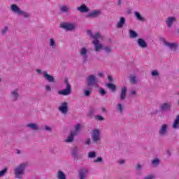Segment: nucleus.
<instances>
[{
    "mask_svg": "<svg viewBox=\"0 0 179 179\" xmlns=\"http://www.w3.org/2000/svg\"><path fill=\"white\" fill-rule=\"evenodd\" d=\"M98 76H100L101 78L103 77V73H99L98 74Z\"/></svg>",
    "mask_w": 179,
    "mask_h": 179,
    "instance_id": "obj_54",
    "label": "nucleus"
},
{
    "mask_svg": "<svg viewBox=\"0 0 179 179\" xmlns=\"http://www.w3.org/2000/svg\"><path fill=\"white\" fill-rule=\"evenodd\" d=\"M11 96L13 100H17V99H19V92L17 91V90H14L11 92Z\"/></svg>",
    "mask_w": 179,
    "mask_h": 179,
    "instance_id": "obj_27",
    "label": "nucleus"
},
{
    "mask_svg": "<svg viewBox=\"0 0 179 179\" xmlns=\"http://www.w3.org/2000/svg\"><path fill=\"white\" fill-rule=\"evenodd\" d=\"M64 83L66 85V89L59 91L58 94H61L62 96H68L71 94V85L68 82V80H65Z\"/></svg>",
    "mask_w": 179,
    "mask_h": 179,
    "instance_id": "obj_5",
    "label": "nucleus"
},
{
    "mask_svg": "<svg viewBox=\"0 0 179 179\" xmlns=\"http://www.w3.org/2000/svg\"><path fill=\"white\" fill-rule=\"evenodd\" d=\"M97 78L94 75H90L87 78V83L89 86H96L97 85Z\"/></svg>",
    "mask_w": 179,
    "mask_h": 179,
    "instance_id": "obj_7",
    "label": "nucleus"
},
{
    "mask_svg": "<svg viewBox=\"0 0 179 179\" xmlns=\"http://www.w3.org/2000/svg\"><path fill=\"white\" fill-rule=\"evenodd\" d=\"M125 163V160L124 159H120L118 161L119 164H124Z\"/></svg>",
    "mask_w": 179,
    "mask_h": 179,
    "instance_id": "obj_48",
    "label": "nucleus"
},
{
    "mask_svg": "<svg viewBox=\"0 0 179 179\" xmlns=\"http://www.w3.org/2000/svg\"><path fill=\"white\" fill-rule=\"evenodd\" d=\"M81 128H82V124H78L75 126V130L71 132H73V134H76V135H78V134H79Z\"/></svg>",
    "mask_w": 179,
    "mask_h": 179,
    "instance_id": "obj_29",
    "label": "nucleus"
},
{
    "mask_svg": "<svg viewBox=\"0 0 179 179\" xmlns=\"http://www.w3.org/2000/svg\"><path fill=\"white\" fill-rule=\"evenodd\" d=\"M108 82H113V77L111 76H108Z\"/></svg>",
    "mask_w": 179,
    "mask_h": 179,
    "instance_id": "obj_50",
    "label": "nucleus"
},
{
    "mask_svg": "<svg viewBox=\"0 0 179 179\" xmlns=\"http://www.w3.org/2000/svg\"><path fill=\"white\" fill-rule=\"evenodd\" d=\"M129 34L130 38H136V37H138V34L132 29L129 30Z\"/></svg>",
    "mask_w": 179,
    "mask_h": 179,
    "instance_id": "obj_30",
    "label": "nucleus"
},
{
    "mask_svg": "<svg viewBox=\"0 0 179 179\" xmlns=\"http://www.w3.org/2000/svg\"><path fill=\"white\" fill-rule=\"evenodd\" d=\"M168 127L169 126L167 124H163L161 127V128L159 129V135H161L162 136H164V135H166V134H167Z\"/></svg>",
    "mask_w": 179,
    "mask_h": 179,
    "instance_id": "obj_15",
    "label": "nucleus"
},
{
    "mask_svg": "<svg viewBox=\"0 0 179 179\" xmlns=\"http://www.w3.org/2000/svg\"><path fill=\"white\" fill-rule=\"evenodd\" d=\"M8 29L9 28L8 27H4V28L1 31L2 34H6V32L8 31Z\"/></svg>",
    "mask_w": 179,
    "mask_h": 179,
    "instance_id": "obj_45",
    "label": "nucleus"
},
{
    "mask_svg": "<svg viewBox=\"0 0 179 179\" xmlns=\"http://www.w3.org/2000/svg\"><path fill=\"white\" fill-rule=\"evenodd\" d=\"M152 163L154 166H159L160 161L159 160V159L156 158L154 160H152Z\"/></svg>",
    "mask_w": 179,
    "mask_h": 179,
    "instance_id": "obj_39",
    "label": "nucleus"
},
{
    "mask_svg": "<svg viewBox=\"0 0 179 179\" xmlns=\"http://www.w3.org/2000/svg\"><path fill=\"white\" fill-rule=\"evenodd\" d=\"M45 129H46V131H51V127L46 126Z\"/></svg>",
    "mask_w": 179,
    "mask_h": 179,
    "instance_id": "obj_52",
    "label": "nucleus"
},
{
    "mask_svg": "<svg viewBox=\"0 0 179 179\" xmlns=\"http://www.w3.org/2000/svg\"><path fill=\"white\" fill-rule=\"evenodd\" d=\"M79 54L80 57L83 58V62H86L87 61V48L86 47H83L80 49L79 50Z\"/></svg>",
    "mask_w": 179,
    "mask_h": 179,
    "instance_id": "obj_8",
    "label": "nucleus"
},
{
    "mask_svg": "<svg viewBox=\"0 0 179 179\" xmlns=\"http://www.w3.org/2000/svg\"><path fill=\"white\" fill-rule=\"evenodd\" d=\"M8 171V169L5 168L4 169L0 171V178L3 177Z\"/></svg>",
    "mask_w": 179,
    "mask_h": 179,
    "instance_id": "obj_37",
    "label": "nucleus"
},
{
    "mask_svg": "<svg viewBox=\"0 0 179 179\" xmlns=\"http://www.w3.org/2000/svg\"><path fill=\"white\" fill-rule=\"evenodd\" d=\"M95 119L97 120V121H104V117H103V116H100V115H96L95 117Z\"/></svg>",
    "mask_w": 179,
    "mask_h": 179,
    "instance_id": "obj_42",
    "label": "nucleus"
},
{
    "mask_svg": "<svg viewBox=\"0 0 179 179\" xmlns=\"http://www.w3.org/2000/svg\"><path fill=\"white\" fill-rule=\"evenodd\" d=\"M94 163H101L103 162V159L101 157H98L96 159H94Z\"/></svg>",
    "mask_w": 179,
    "mask_h": 179,
    "instance_id": "obj_43",
    "label": "nucleus"
},
{
    "mask_svg": "<svg viewBox=\"0 0 179 179\" xmlns=\"http://www.w3.org/2000/svg\"><path fill=\"white\" fill-rule=\"evenodd\" d=\"M102 111H106V108H102Z\"/></svg>",
    "mask_w": 179,
    "mask_h": 179,
    "instance_id": "obj_58",
    "label": "nucleus"
},
{
    "mask_svg": "<svg viewBox=\"0 0 179 179\" xmlns=\"http://www.w3.org/2000/svg\"><path fill=\"white\" fill-rule=\"evenodd\" d=\"M0 82H1V78H0Z\"/></svg>",
    "mask_w": 179,
    "mask_h": 179,
    "instance_id": "obj_61",
    "label": "nucleus"
},
{
    "mask_svg": "<svg viewBox=\"0 0 179 179\" xmlns=\"http://www.w3.org/2000/svg\"><path fill=\"white\" fill-rule=\"evenodd\" d=\"M143 179H155V176H153V175H148Z\"/></svg>",
    "mask_w": 179,
    "mask_h": 179,
    "instance_id": "obj_46",
    "label": "nucleus"
},
{
    "mask_svg": "<svg viewBox=\"0 0 179 179\" xmlns=\"http://www.w3.org/2000/svg\"><path fill=\"white\" fill-rule=\"evenodd\" d=\"M178 105H179V101H178Z\"/></svg>",
    "mask_w": 179,
    "mask_h": 179,
    "instance_id": "obj_60",
    "label": "nucleus"
},
{
    "mask_svg": "<svg viewBox=\"0 0 179 179\" xmlns=\"http://www.w3.org/2000/svg\"><path fill=\"white\" fill-rule=\"evenodd\" d=\"M170 108H171V102L164 103L159 106V110H161V111H167V110H170Z\"/></svg>",
    "mask_w": 179,
    "mask_h": 179,
    "instance_id": "obj_12",
    "label": "nucleus"
},
{
    "mask_svg": "<svg viewBox=\"0 0 179 179\" xmlns=\"http://www.w3.org/2000/svg\"><path fill=\"white\" fill-rule=\"evenodd\" d=\"M73 136H76V133L71 132L70 135L68 136L67 139L65 140V142H73Z\"/></svg>",
    "mask_w": 179,
    "mask_h": 179,
    "instance_id": "obj_28",
    "label": "nucleus"
},
{
    "mask_svg": "<svg viewBox=\"0 0 179 179\" xmlns=\"http://www.w3.org/2000/svg\"><path fill=\"white\" fill-rule=\"evenodd\" d=\"M103 50H104L105 52H107V54H110V52H111V51H113V50L110 48V46L104 47Z\"/></svg>",
    "mask_w": 179,
    "mask_h": 179,
    "instance_id": "obj_38",
    "label": "nucleus"
},
{
    "mask_svg": "<svg viewBox=\"0 0 179 179\" xmlns=\"http://www.w3.org/2000/svg\"><path fill=\"white\" fill-rule=\"evenodd\" d=\"M87 34L94 39L92 44L94 45V50L96 52H100L103 50V44L100 43V40H103V36L99 33H96L95 34H92V31H87Z\"/></svg>",
    "mask_w": 179,
    "mask_h": 179,
    "instance_id": "obj_1",
    "label": "nucleus"
},
{
    "mask_svg": "<svg viewBox=\"0 0 179 179\" xmlns=\"http://www.w3.org/2000/svg\"><path fill=\"white\" fill-rule=\"evenodd\" d=\"M45 92H51L52 90V87L50 85H46L45 87Z\"/></svg>",
    "mask_w": 179,
    "mask_h": 179,
    "instance_id": "obj_41",
    "label": "nucleus"
},
{
    "mask_svg": "<svg viewBox=\"0 0 179 179\" xmlns=\"http://www.w3.org/2000/svg\"><path fill=\"white\" fill-rule=\"evenodd\" d=\"M117 3H118V5H121V3H122L121 0H117Z\"/></svg>",
    "mask_w": 179,
    "mask_h": 179,
    "instance_id": "obj_55",
    "label": "nucleus"
},
{
    "mask_svg": "<svg viewBox=\"0 0 179 179\" xmlns=\"http://www.w3.org/2000/svg\"><path fill=\"white\" fill-rule=\"evenodd\" d=\"M130 80L132 83L135 84L138 81L136 80V77H135V76H130Z\"/></svg>",
    "mask_w": 179,
    "mask_h": 179,
    "instance_id": "obj_40",
    "label": "nucleus"
},
{
    "mask_svg": "<svg viewBox=\"0 0 179 179\" xmlns=\"http://www.w3.org/2000/svg\"><path fill=\"white\" fill-rule=\"evenodd\" d=\"M134 16L137 20H139L140 22H145V17H143V16H142L139 12L135 11Z\"/></svg>",
    "mask_w": 179,
    "mask_h": 179,
    "instance_id": "obj_20",
    "label": "nucleus"
},
{
    "mask_svg": "<svg viewBox=\"0 0 179 179\" xmlns=\"http://www.w3.org/2000/svg\"><path fill=\"white\" fill-rule=\"evenodd\" d=\"M16 1V2H18V1H20V0H15Z\"/></svg>",
    "mask_w": 179,
    "mask_h": 179,
    "instance_id": "obj_59",
    "label": "nucleus"
},
{
    "mask_svg": "<svg viewBox=\"0 0 179 179\" xmlns=\"http://www.w3.org/2000/svg\"><path fill=\"white\" fill-rule=\"evenodd\" d=\"M92 141L90 140V138H87V140H85V145H90Z\"/></svg>",
    "mask_w": 179,
    "mask_h": 179,
    "instance_id": "obj_47",
    "label": "nucleus"
},
{
    "mask_svg": "<svg viewBox=\"0 0 179 179\" xmlns=\"http://www.w3.org/2000/svg\"><path fill=\"white\" fill-rule=\"evenodd\" d=\"M88 173H89V170L86 168L80 169L78 172L79 178L85 179L87 177Z\"/></svg>",
    "mask_w": 179,
    "mask_h": 179,
    "instance_id": "obj_11",
    "label": "nucleus"
},
{
    "mask_svg": "<svg viewBox=\"0 0 179 179\" xmlns=\"http://www.w3.org/2000/svg\"><path fill=\"white\" fill-rule=\"evenodd\" d=\"M125 97H127V87H123L121 90L120 99V100H124Z\"/></svg>",
    "mask_w": 179,
    "mask_h": 179,
    "instance_id": "obj_21",
    "label": "nucleus"
},
{
    "mask_svg": "<svg viewBox=\"0 0 179 179\" xmlns=\"http://www.w3.org/2000/svg\"><path fill=\"white\" fill-rule=\"evenodd\" d=\"M80 152V150H79V148L76 147L73 148L71 154L74 157H78V155H79Z\"/></svg>",
    "mask_w": 179,
    "mask_h": 179,
    "instance_id": "obj_31",
    "label": "nucleus"
},
{
    "mask_svg": "<svg viewBox=\"0 0 179 179\" xmlns=\"http://www.w3.org/2000/svg\"><path fill=\"white\" fill-rule=\"evenodd\" d=\"M43 76L44 79H45V80L50 83H54V82H55V78H54V76L47 73V71H43Z\"/></svg>",
    "mask_w": 179,
    "mask_h": 179,
    "instance_id": "obj_10",
    "label": "nucleus"
},
{
    "mask_svg": "<svg viewBox=\"0 0 179 179\" xmlns=\"http://www.w3.org/2000/svg\"><path fill=\"white\" fill-rule=\"evenodd\" d=\"M124 24H125V18L124 17H121L116 26L118 29H121L123 27Z\"/></svg>",
    "mask_w": 179,
    "mask_h": 179,
    "instance_id": "obj_23",
    "label": "nucleus"
},
{
    "mask_svg": "<svg viewBox=\"0 0 179 179\" xmlns=\"http://www.w3.org/2000/svg\"><path fill=\"white\" fill-rule=\"evenodd\" d=\"M36 72H37L38 73H42V75H43V71H42L41 69H36Z\"/></svg>",
    "mask_w": 179,
    "mask_h": 179,
    "instance_id": "obj_51",
    "label": "nucleus"
},
{
    "mask_svg": "<svg viewBox=\"0 0 179 179\" xmlns=\"http://www.w3.org/2000/svg\"><path fill=\"white\" fill-rule=\"evenodd\" d=\"M27 167V162H24L18 165L14 169V174L15 176V178L22 179V177L23 176V174H24V171L26 170Z\"/></svg>",
    "mask_w": 179,
    "mask_h": 179,
    "instance_id": "obj_2",
    "label": "nucleus"
},
{
    "mask_svg": "<svg viewBox=\"0 0 179 179\" xmlns=\"http://www.w3.org/2000/svg\"><path fill=\"white\" fill-rule=\"evenodd\" d=\"M176 19V17H169L166 20V24L168 27H171L173 26V24L175 23Z\"/></svg>",
    "mask_w": 179,
    "mask_h": 179,
    "instance_id": "obj_16",
    "label": "nucleus"
},
{
    "mask_svg": "<svg viewBox=\"0 0 179 179\" xmlns=\"http://www.w3.org/2000/svg\"><path fill=\"white\" fill-rule=\"evenodd\" d=\"M91 138L94 143H99L101 141V131L99 129H94L92 131Z\"/></svg>",
    "mask_w": 179,
    "mask_h": 179,
    "instance_id": "obj_4",
    "label": "nucleus"
},
{
    "mask_svg": "<svg viewBox=\"0 0 179 179\" xmlns=\"http://www.w3.org/2000/svg\"><path fill=\"white\" fill-rule=\"evenodd\" d=\"M131 94H132V95L136 94V91H135V90L131 91Z\"/></svg>",
    "mask_w": 179,
    "mask_h": 179,
    "instance_id": "obj_53",
    "label": "nucleus"
},
{
    "mask_svg": "<svg viewBox=\"0 0 179 179\" xmlns=\"http://www.w3.org/2000/svg\"><path fill=\"white\" fill-rule=\"evenodd\" d=\"M57 179H66V175L62 171H58L57 173Z\"/></svg>",
    "mask_w": 179,
    "mask_h": 179,
    "instance_id": "obj_26",
    "label": "nucleus"
},
{
    "mask_svg": "<svg viewBox=\"0 0 179 179\" xmlns=\"http://www.w3.org/2000/svg\"><path fill=\"white\" fill-rule=\"evenodd\" d=\"M172 128L173 129H178L179 128V115L176 116V118L175 119L173 124L172 125Z\"/></svg>",
    "mask_w": 179,
    "mask_h": 179,
    "instance_id": "obj_24",
    "label": "nucleus"
},
{
    "mask_svg": "<svg viewBox=\"0 0 179 179\" xmlns=\"http://www.w3.org/2000/svg\"><path fill=\"white\" fill-rule=\"evenodd\" d=\"M137 44L140 48H148V43L143 38H138L137 40Z\"/></svg>",
    "mask_w": 179,
    "mask_h": 179,
    "instance_id": "obj_14",
    "label": "nucleus"
},
{
    "mask_svg": "<svg viewBox=\"0 0 179 179\" xmlns=\"http://www.w3.org/2000/svg\"><path fill=\"white\" fill-rule=\"evenodd\" d=\"M106 86H107V87H108V89L112 90V92H114V90H115V89H116L115 85L112 83H108V84H106Z\"/></svg>",
    "mask_w": 179,
    "mask_h": 179,
    "instance_id": "obj_34",
    "label": "nucleus"
},
{
    "mask_svg": "<svg viewBox=\"0 0 179 179\" xmlns=\"http://www.w3.org/2000/svg\"><path fill=\"white\" fill-rule=\"evenodd\" d=\"M77 9L82 13H85L86 12H89V8H87L86 5L85 4L81 5L80 7H78Z\"/></svg>",
    "mask_w": 179,
    "mask_h": 179,
    "instance_id": "obj_22",
    "label": "nucleus"
},
{
    "mask_svg": "<svg viewBox=\"0 0 179 179\" xmlns=\"http://www.w3.org/2000/svg\"><path fill=\"white\" fill-rule=\"evenodd\" d=\"M48 44L50 45V47H51V48L54 49V48H57V41H55V38H50L49 41H48Z\"/></svg>",
    "mask_w": 179,
    "mask_h": 179,
    "instance_id": "obj_17",
    "label": "nucleus"
},
{
    "mask_svg": "<svg viewBox=\"0 0 179 179\" xmlns=\"http://www.w3.org/2000/svg\"><path fill=\"white\" fill-rule=\"evenodd\" d=\"M90 93H92L91 90H84V96H85V97H89V96H90Z\"/></svg>",
    "mask_w": 179,
    "mask_h": 179,
    "instance_id": "obj_36",
    "label": "nucleus"
},
{
    "mask_svg": "<svg viewBox=\"0 0 179 179\" xmlns=\"http://www.w3.org/2000/svg\"><path fill=\"white\" fill-rule=\"evenodd\" d=\"M60 27H62V29H64V30L71 31L75 29L76 24L75 23L63 22L60 24Z\"/></svg>",
    "mask_w": 179,
    "mask_h": 179,
    "instance_id": "obj_6",
    "label": "nucleus"
},
{
    "mask_svg": "<svg viewBox=\"0 0 179 179\" xmlns=\"http://www.w3.org/2000/svg\"><path fill=\"white\" fill-rule=\"evenodd\" d=\"M27 128H30V129H32L33 131H38V125L34 124V123H29L27 124Z\"/></svg>",
    "mask_w": 179,
    "mask_h": 179,
    "instance_id": "obj_25",
    "label": "nucleus"
},
{
    "mask_svg": "<svg viewBox=\"0 0 179 179\" xmlns=\"http://www.w3.org/2000/svg\"><path fill=\"white\" fill-rule=\"evenodd\" d=\"M101 12L99 10H94L92 12H90L88 14V16H90V17H97V16H99Z\"/></svg>",
    "mask_w": 179,
    "mask_h": 179,
    "instance_id": "obj_19",
    "label": "nucleus"
},
{
    "mask_svg": "<svg viewBox=\"0 0 179 179\" xmlns=\"http://www.w3.org/2000/svg\"><path fill=\"white\" fill-rule=\"evenodd\" d=\"M61 12H63L64 13H66V12H69V6H62L60 7Z\"/></svg>",
    "mask_w": 179,
    "mask_h": 179,
    "instance_id": "obj_32",
    "label": "nucleus"
},
{
    "mask_svg": "<svg viewBox=\"0 0 179 179\" xmlns=\"http://www.w3.org/2000/svg\"><path fill=\"white\" fill-rule=\"evenodd\" d=\"M10 8L11 12L15 13V15H17L18 16H23L26 19H27V17H30V13L24 10H22L20 8H19V6H17L16 4H12L10 6Z\"/></svg>",
    "mask_w": 179,
    "mask_h": 179,
    "instance_id": "obj_3",
    "label": "nucleus"
},
{
    "mask_svg": "<svg viewBox=\"0 0 179 179\" xmlns=\"http://www.w3.org/2000/svg\"><path fill=\"white\" fill-rule=\"evenodd\" d=\"M99 93L101 96H104V94H106V90H104L103 88H100Z\"/></svg>",
    "mask_w": 179,
    "mask_h": 179,
    "instance_id": "obj_44",
    "label": "nucleus"
},
{
    "mask_svg": "<svg viewBox=\"0 0 179 179\" xmlns=\"http://www.w3.org/2000/svg\"><path fill=\"white\" fill-rule=\"evenodd\" d=\"M93 113H94V109H92V110H91V114H93Z\"/></svg>",
    "mask_w": 179,
    "mask_h": 179,
    "instance_id": "obj_57",
    "label": "nucleus"
},
{
    "mask_svg": "<svg viewBox=\"0 0 179 179\" xmlns=\"http://www.w3.org/2000/svg\"><path fill=\"white\" fill-rule=\"evenodd\" d=\"M17 155H20V150H17Z\"/></svg>",
    "mask_w": 179,
    "mask_h": 179,
    "instance_id": "obj_56",
    "label": "nucleus"
},
{
    "mask_svg": "<svg viewBox=\"0 0 179 179\" xmlns=\"http://www.w3.org/2000/svg\"><path fill=\"white\" fill-rule=\"evenodd\" d=\"M88 157L90 159H94V157H96V152L92 151V152H88Z\"/></svg>",
    "mask_w": 179,
    "mask_h": 179,
    "instance_id": "obj_35",
    "label": "nucleus"
},
{
    "mask_svg": "<svg viewBox=\"0 0 179 179\" xmlns=\"http://www.w3.org/2000/svg\"><path fill=\"white\" fill-rule=\"evenodd\" d=\"M159 76L160 73H159L157 70H153L151 72V76H152V78H159Z\"/></svg>",
    "mask_w": 179,
    "mask_h": 179,
    "instance_id": "obj_33",
    "label": "nucleus"
},
{
    "mask_svg": "<svg viewBox=\"0 0 179 179\" xmlns=\"http://www.w3.org/2000/svg\"><path fill=\"white\" fill-rule=\"evenodd\" d=\"M59 110L62 114H66L68 113V103L63 102L59 107Z\"/></svg>",
    "mask_w": 179,
    "mask_h": 179,
    "instance_id": "obj_13",
    "label": "nucleus"
},
{
    "mask_svg": "<svg viewBox=\"0 0 179 179\" xmlns=\"http://www.w3.org/2000/svg\"><path fill=\"white\" fill-rule=\"evenodd\" d=\"M136 169H137V170H142V165H141L139 164H137Z\"/></svg>",
    "mask_w": 179,
    "mask_h": 179,
    "instance_id": "obj_49",
    "label": "nucleus"
},
{
    "mask_svg": "<svg viewBox=\"0 0 179 179\" xmlns=\"http://www.w3.org/2000/svg\"><path fill=\"white\" fill-rule=\"evenodd\" d=\"M124 108L125 106L121 103H117L116 106L117 111H118V113H120V114H122L124 113Z\"/></svg>",
    "mask_w": 179,
    "mask_h": 179,
    "instance_id": "obj_18",
    "label": "nucleus"
},
{
    "mask_svg": "<svg viewBox=\"0 0 179 179\" xmlns=\"http://www.w3.org/2000/svg\"><path fill=\"white\" fill-rule=\"evenodd\" d=\"M164 44L166 47H168L171 51H177V50H178V44L176 43H169L167 41H164Z\"/></svg>",
    "mask_w": 179,
    "mask_h": 179,
    "instance_id": "obj_9",
    "label": "nucleus"
}]
</instances>
